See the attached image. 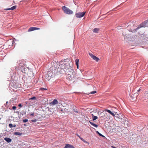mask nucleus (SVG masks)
Listing matches in <instances>:
<instances>
[{
    "label": "nucleus",
    "instance_id": "72a5a7b5",
    "mask_svg": "<svg viewBox=\"0 0 148 148\" xmlns=\"http://www.w3.org/2000/svg\"><path fill=\"white\" fill-rule=\"evenodd\" d=\"M76 134L77 135V136L78 137H79L80 136L79 135L77 134Z\"/></svg>",
    "mask_w": 148,
    "mask_h": 148
},
{
    "label": "nucleus",
    "instance_id": "4be33fe9",
    "mask_svg": "<svg viewBox=\"0 0 148 148\" xmlns=\"http://www.w3.org/2000/svg\"><path fill=\"white\" fill-rule=\"evenodd\" d=\"M96 92H97V91H93L92 92H91L90 93H89V94H94L96 93Z\"/></svg>",
    "mask_w": 148,
    "mask_h": 148
},
{
    "label": "nucleus",
    "instance_id": "39448f33",
    "mask_svg": "<svg viewBox=\"0 0 148 148\" xmlns=\"http://www.w3.org/2000/svg\"><path fill=\"white\" fill-rule=\"evenodd\" d=\"M85 14V12H78L75 15L77 18H81L83 17Z\"/></svg>",
    "mask_w": 148,
    "mask_h": 148
},
{
    "label": "nucleus",
    "instance_id": "a211bd4d",
    "mask_svg": "<svg viewBox=\"0 0 148 148\" xmlns=\"http://www.w3.org/2000/svg\"><path fill=\"white\" fill-rule=\"evenodd\" d=\"M99 30V29L98 28H95L93 30V31L94 32L98 33Z\"/></svg>",
    "mask_w": 148,
    "mask_h": 148
},
{
    "label": "nucleus",
    "instance_id": "20e7f679",
    "mask_svg": "<svg viewBox=\"0 0 148 148\" xmlns=\"http://www.w3.org/2000/svg\"><path fill=\"white\" fill-rule=\"evenodd\" d=\"M148 23V19L145 21L141 23L140 25L136 28V30H138L141 27H145L146 26V24Z\"/></svg>",
    "mask_w": 148,
    "mask_h": 148
},
{
    "label": "nucleus",
    "instance_id": "0eeeda50",
    "mask_svg": "<svg viewBox=\"0 0 148 148\" xmlns=\"http://www.w3.org/2000/svg\"><path fill=\"white\" fill-rule=\"evenodd\" d=\"M40 29L38 28L35 27H32L29 28V29L28 30V31L31 32L34 30H39Z\"/></svg>",
    "mask_w": 148,
    "mask_h": 148
},
{
    "label": "nucleus",
    "instance_id": "a878e982",
    "mask_svg": "<svg viewBox=\"0 0 148 148\" xmlns=\"http://www.w3.org/2000/svg\"><path fill=\"white\" fill-rule=\"evenodd\" d=\"M12 109L13 110H15L16 109V106H13L12 107Z\"/></svg>",
    "mask_w": 148,
    "mask_h": 148
},
{
    "label": "nucleus",
    "instance_id": "e433bc0d",
    "mask_svg": "<svg viewBox=\"0 0 148 148\" xmlns=\"http://www.w3.org/2000/svg\"><path fill=\"white\" fill-rule=\"evenodd\" d=\"M85 143H88L87 141H85V142H84Z\"/></svg>",
    "mask_w": 148,
    "mask_h": 148
},
{
    "label": "nucleus",
    "instance_id": "cd10ccee",
    "mask_svg": "<svg viewBox=\"0 0 148 148\" xmlns=\"http://www.w3.org/2000/svg\"><path fill=\"white\" fill-rule=\"evenodd\" d=\"M51 100H52V99H48L47 100V101H51ZM44 101L45 102H46L47 101H46V100H45Z\"/></svg>",
    "mask_w": 148,
    "mask_h": 148
},
{
    "label": "nucleus",
    "instance_id": "aec40b11",
    "mask_svg": "<svg viewBox=\"0 0 148 148\" xmlns=\"http://www.w3.org/2000/svg\"><path fill=\"white\" fill-rule=\"evenodd\" d=\"M40 90H47V89L46 88H40Z\"/></svg>",
    "mask_w": 148,
    "mask_h": 148
},
{
    "label": "nucleus",
    "instance_id": "f704fd0d",
    "mask_svg": "<svg viewBox=\"0 0 148 148\" xmlns=\"http://www.w3.org/2000/svg\"><path fill=\"white\" fill-rule=\"evenodd\" d=\"M140 89H139L138 90V92H139L140 91Z\"/></svg>",
    "mask_w": 148,
    "mask_h": 148
},
{
    "label": "nucleus",
    "instance_id": "6ab92c4d",
    "mask_svg": "<svg viewBox=\"0 0 148 148\" xmlns=\"http://www.w3.org/2000/svg\"><path fill=\"white\" fill-rule=\"evenodd\" d=\"M105 111L108 112V113H109L110 114L112 112L110 110H108V109H105Z\"/></svg>",
    "mask_w": 148,
    "mask_h": 148
},
{
    "label": "nucleus",
    "instance_id": "dca6fc26",
    "mask_svg": "<svg viewBox=\"0 0 148 148\" xmlns=\"http://www.w3.org/2000/svg\"><path fill=\"white\" fill-rule=\"evenodd\" d=\"M96 133L98 134L99 136H101L103 137L104 138L105 136H104L102 134L100 133H99L98 131H97L96 132Z\"/></svg>",
    "mask_w": 148,
    "mask_h": 148
},
{
    "label": "nucleus",
    "instance_id": "9b49d317",
    "mask_svg": "<svg viewBox=\"0 0 148 148\" xmlns=\"http://www.w3.org/2000/svg\"><path fill=\"white\" fill-rule=\"evenodd\" d=\"M58 102H50L49 105L50 106H53L56 105L58 104Z\"/></svg>",
    "mask_w": 148,
    "mask_h": 148
},
{
    "label": "nucleus",
    "instance_id": "f8f14e48",
    "mask_svg": "<svg viewBox=\"0 0 148 148\" xmlns=\"http://www.w3.org/2000/svg\"><path fill=\"white\" fill-rule=\"evenodd\" d=\"M79 60L78 59H77L75 60V64L77 65V69H79Z\"/></svg>",
    "mask_w": 148,
    "mask_h": 148
},
{
    "label": "nucleus",
    "instance_id": "473e14b6",
    "mask_svg": "<svg viewBox=\"0 0 148 148\" xmlns=\"http://www.w3.org/2000/svg\"><path fill=\"white\" fill-rule=\"evenodd\" d=\"M14 99L12 98V99H11V101H14Z\"/></svg>",
    "mask_w": 148,
    "mask_h": 148
},
{
    "label": "nucleus",
    "instance_id": "1a4fd4ad",
    "mask_svg": "<svg viewBox=\"0 0 148 148\" xmlns=\"http://www.w3.org/2000/svg\"><path fill=\"white\" fill-rule=\"evenodd\" d=\"M4 139L8 143H10L12 141V139L9 138L5 137Z\"/></svg>",
    "mask_w": 148,
    "mask_h": 148
},
{
    "label": "nucleus",
    "instance_id": "58836bf2",
    "mask_svg": "<svg viewBox=\"0 0 148 148\" xmlns=\"http://www.w3.org/2000/svg\"><path fill=\"white\" fill-rule=\"evenodd\" d=\"M127 126H128V124H127Z\"/></svg>",
    "mask_w": 148,
    "mask_h": 148
},
{
    "label": "nucleus",
    "instance_id": "b1692460",
    "mask_svg": "<svg viewBox=\"0 0 148 148\" xmlns=\"http://www.w3.org/2000/svg\"><path fill=\"white\" fill-rule=\"evenodd\" d=\"M110 114H111V115L112 116H115V114L114 113H113V112H111V113H110Z\"/></svg>",
    "mask_w": 148,
    "mask_h": 148
},
{
    "label": "nucleus",
    "instance_id": "f3484780",
    "mask_svg": "<svg viewBox=\"0 0 148 148\" xmlns=\"http://www.w3.org/2000/svg\"><path fill=\"white\" fill-rule=\"evenodd\" d=\"M14 134L15 135H16L21 136L22 135V133L19 132H14Z\"/></svg>",
    "mask_w": 148,
    "mask_h": 148
},
{
    "label": "nucleus",
    "instance_id": "6e6552de",
    "mask_svg": "<svg viewBox=\"0 0 148 148\" xmlns=\"http://www.w3.org/2000/svg\"><path fill=\"white\" fill-rule=\"evenodd\" d=\"M64 148H75L73 145L69 144H66L65 146L64 147Z\"/></svg>",
    "mask_w": 148,
    "mask_h": 148
},
{
    "label": "nucleus",
    "instance_id": "412c9836",
    "mask_svg": "<svg viewBox=\"0 0 148 148\" xmlns=\"http://www.w3.org/2000/svg\"><path fill=\"white\" fill-rule=\"evenodd\" d=\"M28 121V120L27 119H25L23 120V122L24 123H26V122H27Z\"/></svg>",
    "mask_w": 148,
    "mask_h": 148
},
{
    "label": "nucleus",
    "instance_id": "c9c22d12",
    "mask_svg": "<svg viewBox=\"0 0 148 148\" xmlns=\"http://www.w3.org/2000/svg\"><path fill=\"white\" fill-rule=\"evenodd\" d=\"M79 138L80 139H81V138H82V137H81L80 136L79 137Z\"/></svg>",
    "mask_w": 148,
    "mask_h": 148
},
{
    "label": "nucleus",
    "instance_id": "2f4dec72",
    "mask_svg": "<svg viewBox=\"0 0 148 148\" xmlns=\"http://www.w3.org/2000/svg\"><path fill=\"white\" fill-rule=\"evenodd\" d=\"M81 140H82V141H84V142H85V140L82 138H81L80 139Z\"/></svg>",
    "mask_w": 148,
    "mask_h": 148
},
{
    "label": "nucleus",
    "instance_id": "c756f323",
    "mask_svg": "<svg viewBox=\"0 0 148 148\" xmlns=\"http://www.w3.org/2000/svg\"><path fill=\"white\" fill-rule=\"evenodd\" d=\"M52 102H58V101L57 99H54Z\"/></svg>",
    "mask_w": 148,
    "mask_h": 148
},
{
    "label": "nucleus",
    "instance_id": "ea45409f",
    "mask_svg": "<svg viewBox=\"0 0 148 148\" xmlns=\"http://www.w3.org/2000/svg\"><path fill=\"white\" fill-rule=\"evenodd\" d=\"M8 102H6V103H8Z\"/></svg>",
    "mask_w": 148,
    "mask_h": 148
},
{
    "label": "nucleus",
    "instance_id": "f257e3e1",
    "mask_svg": "<svg viewBox=\"0 0 148 148\" xmlns=\"http://www.w3.org/2000/svg\"><path fill=\"white\" fill-rule=\"evenodd\" d=\"M71 67L68 63L61 64L58 67V72L60 74H62L65 72L66 73V78L70 81L74 80L76 77V72Z\"/></svg>",
    "mask_w": 148,
    "mask_h": 148
},
{
    "label": "nucleus",
    "instance_id": "393cba45",
    "mask_svg": "<svg viewBox=\"0 0 148 148\" xmlns=\"http://www.w3.org/2000/svg\"><path fill=\"white\" fill-rule=\"evenodd\" d=\"M36 99V98L35 97H32L30 99H29V100H31V99Z\"/></svg>",
    "mask_w": 148,
    "mask_h": 148
},
{
    "label": "nucleus",
    "instance_id": "5701e85b",
    "mask_svg": "<svg viewBox=\"0 0 148 148\" xmlns=\"http://www.w3.org/2000/svg\"><path fill=\"white\" fill-rule=\"evenodd\" d=\"M37 121V120L36 119H33V120H31L32 122H36Z\"/></svg>",
    "mask_w": 148,
    "mask_h": 148
},
{
    "label": "nucleus",
    "instance_id": "bb28decb",
    "mask_svg": "<svg viewBox=\"0 0 148 148\" xmlns=\"http://www.w3.org/2000/svg\"><path fill=\"white\" fill-rule=\"evenodd\" d=\"M73 110L75 112H76V113H78V111L76 110V109H73Z\"/></svg>",
    "mask_w": 148,
    "mask_h": 148
},
{
    "label": "nucleus",
    "instance_id": "2eb2a0df",
    "mask_svg": "<svg viewBox=\"0 0 148 148\" xmlns=\"http://www.w3.org/2000/svg\"><path fill=\"white\" fill-rule=\"evenodd\" d=\"M9 126L10 127L12 128V127H16V125L15 124H13L11 123H10L9 124Z\"/></svg>",
    "mask_w": 148,
    "mask_h": 148
},
{
    "label": "nucleus",
    "instance_id": "7ed1b4c3",
    "mask_svg": "<svg viewBox=\"0 0 148 148\" xmlns=\"http://www.w3.org/2000/svg\"><path fill=\"white\" fill-rule=\"evenodd\" d=\"M62 9L64 11V12L67 14H71L73 13V12L72 11L65 6H63L62 7Z\"/></svg>",
    "mask_w": 148,
    "mask_h": 148
},
{
    "label": "nucleus",
    "instance_id": "ddd939ff",
    "mask_svg": "<svg viewBox=\"0 0 148 148\" xmlns=\"http://www.w3.org/2000/svg\"><path fill=\"white\" fill-rule=\"evenodd\" d=\"M89 122L91 124V125H92V126H93L94 127H95L96 128L98 127V126L97 125L95 124L90 121H89Z\"/></svg>",
    "mask_w": 148,
    "mask_h": 148
},
{
    "label": "nucleus",
    "instance_id": "423d86ee",
    "mask_svg": "<svg viewBox=\"0 0 148 148\" xmlns=\"http://www.w3.org/2000/svg\"><path fill=\"white\" fill-rule=\"evenodd\" d=\"M89 55L93 60H96L97 62H98L99 60L98 58L94 55L91 53H89Z\"/></svg>",
    "mask_w": 148,
    "mask_h": 148
},
{
    "label": "nucleus",
    "instance_id": "f03ea898",
    "mask_svg": "<svg viewBox=\"0 0 148 148\" xmlns=\"http://www.w3.org/2000/svg\"><path fill=\"white\" fill-rule=\"evenodd\" d=\"M61 64H62L61 63H59L58 61L56 62L55 61H53L51 63V68L52 70H56L57 69H58V67L57 68L58 66L59 65H60Z\"/></svg>",
    "mask_w": 148,
    "mask_h": 148
},
{
    "label": "nucleus",
    "instance_id": "9d476101",
    "mask_svg": "<svg viewBox=\"0 0 148 148\" xmlns=\"http://www.w3.org/2000/svg\"><path fill=\"white\" fill-rule=\"evenodd\" d=\"M16 6L14 5L10 8H6V9H5V10H13L15 9L16 8Z\"/></svg>",
    "mask_w": 148,
    "mask_h": 148
},
{
    "label": "nucleus",
    "instance_id": "4468645a",
    "mask_svg": "<svg viewBox=\"0 0 148 148\" xmlns=\"http://www.w3.org/2000/svg\"><path fill=\"white\" fill-rule=\"evenodd\" d=\"M92 120L94 121L98 119V117L97 116H94L93 114H92Z\"/></svg>",
    "mask_w": 148,
    "mask_h": 148
},
{
    "label": "nucleus",
    "instance_id": "4c0bfd02",
    "mask_svg": "<svg viewBox=\"0 0 148 148\" xmlns=\"http://www.w3.org/2000/svg\"><path fill=\"white\" fill-rule=\"evenodd\" d=\"M24 125H25H25H25V124H24Z\"/></svg>",
    "mask_w": 148,
    "mask_h": 148
},
{
    "label": "nucleus",
    "instance_id": "c85d7f7f",
    "mask_svg": "<svg viewBox=\"0 0 148 148\" xmlns=\"http://www.w3.org/2000/svg\"><path fill=\"white\" fill-rule=\"evenodd\" d=\"M18 106L19 107H22V104H21V103L19 104L18 105Z\"/></svg>",
    "mask_w": 148,
    "mask_h": 148
},
{
    "label": "nucleus",
    "instance_id": "a19ab883",
    "mask_svg": "<svg viewBox=\"0 0 148 148\" xmlns=\"http://www.w3.org/2000/svg\"><path fill=\"white\" fill-rule=\"evenodd\" d=\"M147 94H148L147 93L146 94V95H147Z\"/></svg>",
    "mask_w": 148,
    "mask_h": 148
},
{
    "label": "nucleus",
    "instance_id": "7c9ffc66",
    "mask_svg": "<svg viewBox=\"0 0 148 148\" xmlns=\"http://www.w3.org/2000/svg\"><path fill=\"white\" fill-rule=\"evenodd\" d=\"M34 113H32L30 114V116H33L34 115Z\"/></svg>",
    "mask_w": 148,
    "mask_h": 148
}]
</instances>
